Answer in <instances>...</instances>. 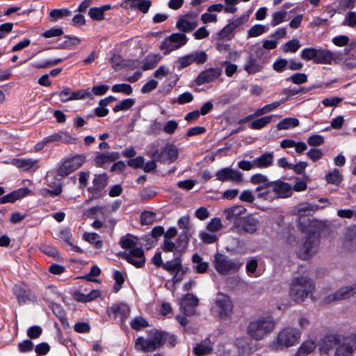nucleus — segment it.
Instances as JSON below:
<instances>
[{"label": "nucleus", "mask_w": 356, "mask_h": 356, "mask_svg": "<svg viewBox=\"0 0 356 356\" xmlns=\"http://www.w3.org/2000/svg\"><path fill=\"white\" fill-rule=\"evenodd\" d=\"M316 290L314 280L307 276L294 277L289 286V297L296 302L302 303L307 298H312Z\"/></svg>", "instance_id": "f257e3e1"}, {"label": "nucleus", "mask_w": 356, "mask_h": 356, "mask_svg": "<svg viewBox=\"0 0 356 356\" xmlns=\"http://www.w3.org/2000/svg\"><path fill=\"white\" fill-rule=\"evenodd\" d=\"M302 333L296 327L286 326L280 329L269 343L273 350H282L297 346L300 341Z\"/></svg>", "instance_id": "f03ea898"}, {"label": "nucleus", "mask_w": 356, "mask_h": 356, "mask_svg": "<svg viewBox=\"0 0 356 356\" xmlns=\"http://www.w3.org/2000/svg\"><path fill=\"white\" fill-rule=\"evenodd\" d=\"M277 322L272 316H260L252 321L247 327V334L255 341L264 339L275 329Z\"/></svg>", "instance_id": "7ed1b4c3"}, {"label": "nucleus", "mask_w": 356, "mask_h": 356, "mask_svg": "<svg viewBox=\"0 0 356 356\" xmlns=\"http://www.w3.org/2000/svg\"><path fill=\"white\" fill-rule=\"evenodd\" d=\"M137 243L136 237L127 235L121 238L120 245L124 249L130 250L129 253H122V257L136 268H141L145 264V258L143 250L141 248L136 247Z\"/></svg>", "instance_id": "20e7f679"}, {"label": "nucleus", "mask_w": 356, "mask_h": 356, "mask_svg": "<svg viewBox=\"0 0 356 356\" xmlns=\"http://www.w3.org/2000/svg\"><path fill=\"white\" fill-rule=\"evenodd\" d=\"M164 332L158 330H149L147 338L139 337L135 339V348L143 352L155 351L164 344Z\"/></svg>", "instance_id": "39448f33"}, {"label": "nucleus", "mask_w": 356, "mask_h": 356, "mask_svg": "<svg viewBox=\"0 0 356 356\" xmlns=\"http://www.w3.org/2000/svg\"><path fill=\"white\" fill-rule=\"evenodd\" d=\"M213 265L220 275H227L237 272L243 266V262L218 252L213 256Z\"/></svg>", "instance_id": "423d86ee"}, {"label": "nucleus", "mask_w": 356, "mask_h": 356, "mask_svg": "<svg viewBox=\"0 0 356 356\" xmlns=\"http://www.w3.org/2000/svg\"><path fill=\"white\" fill-rule=\"evenodd\" d=\"M211 311L221 320L230 319L233 312V303L230 298L225 293H218L211 307Z\"/></svg>", "instance_id": "0eeeda50"}, {"label": "nucleus", "mask_w": 356, "mask_h": 356, "mask_svg": "<svg viewBox=\"0 0 356 356\" xmlns=\"http://www.w3.org/2000/svg\"><path fill=\"white\" fill-rule=\"evenodd\" d=\"M259 229V220L253 216L248 215L242 217L241 220L232 225L230 230L241 235L254 234Z\"/></svg>", "instance_id": "6e6552de"}, {"label": "nucleus", "mask_w": 356, "mask_h": 356, "mask_svg": "<svg viewBox=\"0 0 356 356\" xmlns=\"http://www.w3.org/2000/svg\"><path fill=\"white\" fill-rule=\"evenodd\" d=\"M86 162L83 154H78L64 160L56 170V175L59 177H66L81 168Z\"/></svg>", "instance_id": "1a4fd4ad"}, {"label": "nucleus", "mask_w": 356, "mask_h": 356, "mask_svg": "<svg viewBox=\"0 0 356 356\" xmlns=\"http://www.w3.org/2000/svg\"><path fill=\"white\" fill-rule=\"evenodd\" d=\"M188 38L184 33H175L166 38L161 44L160 48L167 54L185 45Z\"/></svg>", "instance_id": "9d476101"}, {"label": "nucleus", "mask_w": 356, "mask_h": 356, "mask_svg": "<svg viewBox=\"0 0 356 356\" xmlns=\"http://www.w3.org/2000/svg\"><path fill=\"white\" fill-rule=\"evenodd\" d=\"M355 337V333H352L344 338L338 336L334 356H353V354L356 352V339Z\"/></svg>", "instance_id": "9b49d317"}, {"label": "nucleus", "mask_w": 356, "mask_h": 356, "mask_svg": "<svg viewBox=\"0 0 356 356\" xmlns=\"http://www.w3.org/2000/svg\"><path fill=\"white\" fill-rule=\"evenodd\" d=\"M178 154V149L173 144H167L161 151L155 149L149 154L152 159H157L158 161L163 163H173L177 159Z\"/></svg>", "instance_id": "f8f14e48"}, {"label": "nucleus", "mask_w": 356, "mask_h": 356, "mask_svg": "<svg viewBox=\"0 0 356 356\" xmlns=\"http://www.w3.org/2000/svg\"><path fill=\"white\" fill-rule=\"evenodd\" d=\"M198 14L190 11L188 13L180 15L176 22V27L182 33H189L193 31L198 26Z\"/></svg>", "instance_id": "ddd939ff"}, {"label": "nucleus", "mask_w": 356, "mask_h": 356, "mask_svg": "<svg viewBox=\"0 0 356 356\" xmlns=\"http://www.w3.org/2000/svg\"><path fill=\"white\" fill-rule=\"evenodd\" d=\"M319 239L313 234L307 238L305 243L300 247L298 254L302 259L306 260L316 254L318 250Z\"/></svg>", "instance_id": "4468645a"}, {"label": "nucleus", "mask_w": 356, "mask_h": 356, "mask_svg": "<svg viewBox=\"0 0 356 356\" xmlns=\"http://www.w3.org/2000/svg\"><path fill=\"white\" fill-rule=\"evenodd\" d=\"M355 294H356V282L350 285L343 286L335 293L325 296L323 298V302L330 304L334 301L346 300Z\"/></svg>", "instance_id": "2eb2a0df"}, {"label": "nucleus", "mask_w": 356, "mask_h": 356, "mask_svg": "<svg viewBox=\"0 0 356 356\" xmlns=\"http://www.w3.org/2000/svg\"><path fill=\"white\" fill-rule=\"evenodd\" d=\"M216 179L220 181H232L236 183L243 182V174L236 170L225 168L216 173Z\"/></svg>", "instance_id": "dca6fc26"}, {"label": "nucleus", "mask_w": 356, "mask_h": 356, "mask_svg": "<svg viewBox=\"0 0 356 356\" xmlns=\"http://www.w3.org/2000/svg\"><path fill=\"white\" fill-rule=\"evenodd\" d=\"M222 72V70L220 67L208 68L200 73L195 79V83L201 86L204 83L212 82L218 79Z\"/></svg>", "instance_id": "f3484780"}, {"label": "nucleus", "mask_w": 356, "mask_h": 356, "mask_svg": "<svg viewBox=\"0 0 356 356\" xmlns=\"http://www.w3.org/2000/svg\"><path fill=\"white\" fill-rule=\"evenodd\" d=\"M266 186H270L277 197L280 198L289 197L292 193V188L291 185L282 181H271Z\"/></svg>", "instance_id": "a211bd4d"}, {"label": "nucleus", "mask_w": 356, "mask_h": 356, "mask_svg": "<svg viewBox=\"0 0 356 356\" xmlns=\"http://www.w3.org/2000/svg\"><path fill=\"white\" fill-rule=\"evenodd\" d=\"M338 336L329 335L322 339L318 343V350L321 355H329L334 348L337 349Z\"/></svg>", "instance_id": "6ab92c4d"}, {"label": "nucleus", "mask_w": 356, "mask_h": 356, "mask_svg": "<svg viewBox=\"0 0 356 356\" xmlns=\"http://www.w3.org/2000/svg\"><path fill=\"white\" fill-rule=\"evenodd\" d=\"M246 209L241 205H235L223 211V215L227 220L232 221L233 225L241 220V216L245 214Z\"/></svg>", "instance_id": "aec40b11"}, {"label": "nucleus", "mask_w": 356, "mask_h": 356, "mask_svg": "<svg viewBox=\"0 0 356 356\" xmlns=\"http://www.w3.org/2000/svg\"><path fill=\"white\" fill-rule=\"evenodd\" d=\"M199 300L192 293H187L181 300L180 306L186 315L194 314V308L198 305Z\"/></svg>", "instance_id": "412c9836"}, {"label": "nucleus", "mask_w": 356, "mask_h": 356, "mask_svg": "<svg viewBox=\"0 0 356 356\" xmlns=\"http://www.w3.org/2000/svg\"><path fill=\"white\" fill-rule=\"evenodd\" d=\"M13 292L19 305L25 304L29 300L31 291L24 283L15 284L13 289Z\"/></svg>", "instance_id": "4be33fe9"}, {"label": "nucleus", "mask_w": 356, "mask_h": 356, "mask_svg": "<svg viewBox=\"0 0 356 356\" xmlns=\"http://www.w3.org/2000/svg\"><path fill=\"white\" fill-rule=\"evenodd\" d=\"M11 164L17 167V168L26 171L33 168H35V169L39 168V166L37 165L38 163V159H13L11 161Z\"/></svg>", "instance_id": "5701e85b"}, {"label": "nucleus", "mask_w": 356, "mask_h": 356, "mask_svg": "<svg viewBox=\"0 0 356 356\" xmlns=\"http://www.w3.org/2000/svg\"><path fill=\"white\" fill-rule=\"evenodd\" d=\"M31 191L26 188H22L18 190H16L0 198V204H6L8 202H14L17 200H19L28 194H29Z\"/></svg>", "instance_id": "b1692460"}, {"label": "nucleus", "mask_w": 356, "mask_h": 356, "mask_svg": "<svg viewBox=\"0 0 356 356\" xmlns=\"http://www.w3.org/2000/svg\"><path fill=\"white\" fill-rule=\"evenodd\" d=\"M213 350V343L209 339H205L197 343L193 348V353L197 356H204L209 355Z\"/></svg>", "instance_id": "393cba45"}, {"label": "nucleus", "mask_w": 356, "mask_h": 356, "mask_svg": "<svg viewBox=\"0 0 356 356\" xmlns=\"http://www.w3.org/2000/svg\"><path fill=\"white\" fill-rule=\"evenodd\" d=\"M335 58V54L327 49H317L315 63L318 64H331Z\"/></svg>", "instance_id": "a878e982"}, {"label": "nucleus", "mask_w": 356, "mask_h": 356, "mask_svg": "<svg viewBox=\"0 0 356 356\" xmlns=\"http://www.w3.org/2000/svg\"><path fill=\"white\" fill-rule=\"evenodd\" d=\"M76 140L66 131H59L47 136V141L50 143L61 141L65 144H73L75 143Z\"/></svg>", "instance_id": "bb28decb"}, {"label": "nucleus", "mask_w": 356, "mask_h": 356, "mask_svg": "<svg viewBox=\"0 0 356 356\" xmlns=\"http://www.w3.org/2000/svg\"><path fill=\"white\" fill-rule=\"evenodd\" d=\"M274 159L273 152H266L261 156L254 159L256 168H266L272 165Z\"/></svg>", "instance_id": "cd10ccee"}, {"label": "nucleus", "mask_w": 356, "mask_h": 356, "mask_svg": "<svg viewBox=\"0 0 356 356\" xmlns=\"http://www.w3.org/2000/svg\"><path fill=\"white\" fill-rule=\"evenodd\" d=\"M119 158V154L117 152H106L99 154L95 159V164L101 167L107 163H111Z\"/></svg>", "instance_id": "c85d7f7f"}, {"label": "nucleus", "mask_w": 356, "mask_h": 356, "mask_svg": "<svg viewBox=\"0 0 356 356\" xmlns=\"http://www.w3.org/2000/svg\"><path fill=\"white\" fill-rule=\"evenodd\" d=\"M316 348V344L313 340L305 341L298 348L297 356H307L312 353Z\"/></svg>", "instance_id": "c756f323"}, {"label": "nucleus", "mask_w": 356, "mask_h": 356, "mask_svg": "<svg viewBox=\"0 0 356 356\" xmlns=\"http://www.w3.org/2000/svg\"><path fill=\"white\" fill-rule=\"evenodd\" d=\"M244 70L249 74H253L261 72L263 70V66L254 57L250 56L247 63L244 66Z\"/></svg>", "instance_id": "7c9ffc66"}, {"label": "nucleus", "mask_w": 356, "mask_h": 356, "mask_svg": "<svg viewBox=\"0 0 356 356\" xmlns=\"http://www.w3.org/2000/svg\"><path fill=\"white\" fill-rule=\"evenodd\" d=\"M127 3L133 8H137L141 12L146 13L152 5L149 0H127Z\"/></svg>", "instance_id": "2f4dec72"}, {"label": "nucleus", "mask_w": 356, "mask_h": 356, "mask_svg": "<svg viewBox=\"0 0 356 356\" xmlns=\"http://www.w3.org/2000/svg\"><path fill=\"white\" fill-rule=\"evenodd\" d=\"M163 268L172 274L180 272L182 269L181 260L179 257H176L163 264Z\"/></svg>", "instance_id": "473e14b6"}, {"label": "nucleus", "mask_w": 356, "mask_h": 356, "mask_svg": "<svg viewBox=\"0 0 356 356\" xmlns=\"http://www.w3.org/2000/svg\"><path fill=\"white\" fill-rule=\"evenodd\" d=\"M318 208L317 204L303 202L297 205L296 210L299 215H309L317 211Z\"/></svg>", "instance_id": "72a5a7b5"}, {"label": "nucleus", "mask_w": 356, "mask_h": 356, "mask_svg": "<svg viewBox=\"0 0 356 356\" xmlns=\"http://www.w3.org/2000/svg\"><path fill=\"white\" fill-rule=\"evenodd\" d=\"M274 118L273 115L262 117L252 122L249 127L252 129H260L270 123Z\"/></svg>", "instance_id": "f704fd0d"}, {"label": "nucleus", "mask_w": 356, "mask_h": 356, "mask_svg": "<svg viewBox=\"0 0 356 356\" xmlns=\"http://www.w3.org/2000/svg\"><path fill=\"white\" fill-rule=\"evenodd\" d=\"M299 125V120L295 118H286L281 120L277 125L278 130L289 129Z\"/></svg>", "instance_id": "c9c22d12"}, {"label": "nucleus", "mask_w": 356, "mask_h": 356, "mask_svg": "<svg viewBox=\"0 0 356 356\" xmlns=\"http://www.w3.org/2000/svg\"><path fill=\"white\" fill-rule=\"evenodd\" d=\"M325 179L329 184L339 186L342 181V175L339 173V170L334 169L325 175Z\"/></svg>", "instance_id": "e433bc0d"}, {"label": "nucleus", "mask_w": 356, "mask_h": 356, "mask_svg": "<svg viewBox=\"0 0 356 356\" xmlns=\"http://www.w3.org/2000/svg\"><path fill=\"white\" fill-rule=\"evenodd\" d=\"M107 179L108 178L106 174L95 175L92 181L94 185L93 188L98 191H102L107 185Z\"/></svg>", "instance_id": "4c0bfd02"}, {"label": "nucleus", "mask_w": 356, "mask_h": 356, "mask_svg": "<svg viewBox=\"0 0 356 356\" xmlns=\"http://www.w3.org/2000/svg\"><path fill=\"white\" fill-rule=\"evenodd\" d=\"M192 261L194 264H197V266L195 267V269L197 273H204L207 270L209 267L208 263L203 261L202 258L197 254H195L193 256Z\"/></svg>", "instance_id": "58836bf2"}, {"label": "nucleus", "mask_w": 356, "mask_h": 356, "mask_svg": "<svg viewBox=\"0 0 356 356\" xmlns=\"http://www.w3.org/2000/svg\"><path fill=\"white\" fill-rule=\"evenodd\" d=\"M71 11L67 8L55 9L49 13V17L52 22H56L59 19L70 16Z\"/></svg>", "instance_id": "ea45409f"}, {"label": "nucleus", "mask_w": 356, "mask_h": 356, "mask_svg": "<svg viewBox=\"0 0 356 356\" xmlns=\"http://www.w3.org/2000/svg\"><path fill=\"white\" fill-rule=\"evenodd\" d=\"M161 57L156 54L149 55L145 60V63L143 66V70H148L153 69L156 67L159 61L160 60Z\"/></svg>", "instance_id": "a19ab883"}, {"label": "nucleus", "mask_w": 356, "mask_h": 356, "mask_svg": "<svg viewBox=\"0 0 356 356\" xmlns=\"http://www.w3.org/2000/svg\"><path fill=\"white\" fill-rule=\"evenodd\" d=\"M83 238L94 245V247L97 249H99L102 247L103 242L99 239V235L96 233H86L83 235Z\"/></svg>", "instance_id": "79ce46f5"}, {"label": "nucleus", "mask_w": 356, "mask_h": 356, "mask_svg": "<svg viewBox=\"0 0 356 356\" xmlns=\"http://www.w3.org/2000/svg\"><path fill=\"white\" fill-rule=\"evenodd\" d=\"M192 63L198 65L204 63L208 58L207 53L204 51H197L190 54Z\"/></svg>", "instance_id": "37998d69"}, {"label": "nucleus", "mask_w": 356, "mask_h": 356, "mask_svg": "<svg viewBox=\"0 0 356 356\" xmlns=\"http://www.w3.org/2000/svg\"><path fill=\"white\" fill-rule=\"evenodd\" d=\"M267 31V28L261 24H255L248 31V38L258 37Z\"/></svg>", "instance_id": "c03bdc74"}, {"label": "nucleus", "mask_w": 356, "mask_h": 356, "mask_svg": "<svg viewBox=\"0 0 356 356\" xmlns=\"http://www.w3.org/2000/svg\"><path fill=\"white\" fill-rule=\"evenodd\" d=\"M132 329L139 330L141 328L147 327L149 326L147 321L142 316L134 318L130 323Z\"/></svg>", "instance_id": "a18cd8bd"}, {"label": "nucleus", "mask_w": 356, "mask_h": 356, "mask_svg": "<svg viewBox=\"0 0 356 356\" xmlns=\"http://www.w3.org/2000/svg\"><path fill=\"white\" fill-rule=\"evenodd\" d=\"M287 12L286 10H280L272 15L270 24L272 26H276L284 22L286 17Z\"/></svg>", "instance_id": "49530a36"}, {"label": "nucleus", "mask_w": 356, "mask_h": 356, "mask_svg": "<svg viewBox=\"0 0 356 356\" xmlns=\"http://www.w3.org/2000/svg\"><path fill=\"white\" fill-rule=\"evenodd\" d=\"M156 213L145 211L140 216V222L143 225H151L155 220Z\"/></svg>", "instance_id": "de8ad7c7"}, {"label": "nucleus", "mask_w": 356, "mask_h": 356, "mask_svg": "<svg viewBox=\"0 0 356 356\" xmlns=\"http://www.w3.org/2000/svg\"><path fill=\"white\" fill-rule=\"evenodd\" d=\"M316 53V49L312 47L305 48L301 51V58L306 60H314V61L315 62Z\"/></svg>", "instance_id": "09e8293b"}, {"label": "nucleus", "mask_w": 356, "mask_h": 356, "mask_svg": "<svg viewBox=\"0 0 356 356\" xmlns=\"http://www.w3.org/2000/svg\"><path fill=\"white\" fill-rule=\"evenodd\" d=\"M114 92H122L126 95H131L132 92V88L130 85L126 83L115 84L111 88Z\"/></svg>", "instance_id": "8fccbe9b"}, {"label": "nucleus", "mask_w": 356, "mask_h": 356, "mask_svg": "<svg viewBox=\"0 0 356 356\" xmlns=\"http://www.w3.org/2000/svg\"><path fill=\"white\" fill-rule=\"evenodd\" d=\"M134 100L132 99H124L120 103L116 104L113 108V111L115 112H118L120 111L127 110L134 104Z\"/></svg>", "instance_id": "3c124183"}, {"label": "nucleus", "mask_w": 356, "mask_h": 356, "mask_svg": "<svg viewBox=\"0 0 356 356\" xmlns=\"http://www.w3.org/2000/svg\"><path fill=\"white\" fill-rule=\"evenodd\" d=\"M300 47L299 41L296 39H293L287 42L283 47L284 52L291 51L295 53Z\"/></svg>", "instance_id": "603ef678"}, {"label": "nucleus", "mask_w": 356, "mask_h": 356, "mask_svg": "<svg viewBox=\"0 0 356 356\" xmlns=\"http://www.w3.org/2000/svg\"><path fill=\"white\" fill-rule=\"evenodd\" d=\"M207 228L211 232H216L222 228L221 220L219 218H214L207 224Z\"/></svg>", "instance_id": "864d4df0"}, {"label": "nucleus", "mask_w": 356, "mask_h": 356, "mask_svg": "<svg viewBox=\"0 0 356 356\" xmlns=\"http://www.w3.org/2000/svg\"><path fill=\"white\" fill-rule=\"evenodd\" d=\"M88 15L92 19L97 21H101L104 19V15L100 7H95L90 8L89 10Z\"/></svg>", "instance_id": "5fc2aeb1"}, {"label": "nucleus", "mask_w": 356, "mask_h": 356, "mask_svg": "<svg viewBox=\"0 0 356 356\" xmlns=\"http://www.w3.org/2000/svg\"><path fill=\"white\" fill-rule=\"evenodd\" d=\"M65 38L67 40H65L60 44L61 48H63V49H69L72 46L78 45L81 42V40L76 37L65 36Z\"/></svg>", "instance_id": "6e6d98bb"}, {"label": "nucleus", "mask_w": 356, "mask_h": 356, "mask_svg": "<svg viewBox=\"0 0 356 356\" xmlns=\"http://www.w3.org/2000/svg\"><path fill=\"white\" fill-rule=\"evenodd\" d=\"M62 192V187L58 185L55 188L50 190L47 188H43L40 191V194L44 196H51V197H56L59 195Z\"/></svg>", "instance_id": "4d7b16f0"}, {"label": "nucleus", "mask_w": 356, "mask_h": 356, "mask_svg": "<svg viewBox=\"0 0 356 356\" xmlns=\"http://www.w3.org/2000/svg\"><path fill=\"white\" fill-rule=\"evenodd\" d=\"M113 312L116 314H121L123 318H127L129 314V308L127 305H115L112 307Z\"/></svg>", "instance_id": "13d9d810"}, {"label": "nucleus", "mask_w": 356, "mask_h": 356, "mask_svg": "<svg viewBox=\"0 0 356 356\" xmlns=\"http://www.w3.org/2000/svg\"><path fill=\"white\" fill-rule=\"evenodd\" d=\"M343 25L350 27H354L356 26V13L349 12L346 14L345 19L343 23Z\"/></svg>", "instance_id": "bf43d9fd"}, {"label": "nucleus", "mask_w": 356, "mask_h": 356, "mask_svg": "<svg viewBox=\"0 0 356 356\" xmlns=\"http://www.w3.org/2000/svg\"><path fill=\"white\" fill-rule=\"evenodd\" d=\"M250 181L254 184H269L266 176L262 174H255L250 177Z\"/></svg>", "instance_id": "052dcab7"}, {"label": "nucleus", "mask_w": 356, "mask_h": 356, "mask_svg": "<svg viewBox=\"0 0 356 356\" xmlns=\"http://www.w3.org/2000/svg\"><path fill=\"white\" fill-rule=\"evenodd\" d=\"M288 80L295 84H302L307 81V76L304 73H297L290 76Z\"/></svg>", "instance_id": "680f3d73"}, {"label": "nucleus", "mask_w": 356, "mask_h": 356, "mask_svg": "<svg viewBox=\"0 0 356 356\" xmlns=\"http://www.w3.org/2000/svg\"><path fill=\"white\" fill-rule=\"evenodd\" d=\"M112 67L115 70L121 69L123 66V59L119 54H113L111 58Z\"/></svg>", "instance_id": "e2e57ef3"}, {"label": "nucleus", "mask_w": 356, "mask_h": 356, "mask_svg": "<svg viewBox=\"0 0 356 356\" xmlns=\"http://www.w3.org/2000/svg\"><path fill=\"white\" fill-rule=\"evenodd\" d=\"M307 143L310 146H319L324 143V138L320 135H313L308 138Z\"/></svg>", "instance_id": "0e129e2a"}, {"label": "nucleus", "mask_w": 356, "mask_h": 356, "mask_svg": "<svg viewBox=\"0 0 356 356\" xmlns=\"http://www.w3.org/2000/svg\"><path fill=\"white\" fill-rule=\"evenodd\" d=\"M266 184H265V185H260L256 188V191L258 192L257 196L259 197H262L266 200L268 198L270 191L271 190V188L270 186H266Z\"/></svg>", "instance_id": "69168bd1"}, {"label": "nucleus", "mask_w": 356, "mask_h": 356, "mask_svg": "<svg viewBox=\"0 0 356 356\" xmlns=\"http://www.w3.org/2000/svg\"><path fill=\"white\" fill-rule=\"evenodd\" d=\"M42 332V330L40 327L34 325L29 328V330H27V335L31 339H34L38 338L41 335Z\"/></svg>", "instance_id": "338daca9"}, {"label": "nucleus", "mask_w": 356, "mask_h": 356, "mask_svg": "<svg viewBox=\"0 0 356 356\" xmlns=\"http://www.w3.org/2000/svg\"><path fill=\"white\" fill-rule=\"evenodd\" d=\"M178 127V124L175 120L167 122L163 126V131L168 134H172Z\"/></svg>", "instance_id": "774afa93"}]
</instances>
